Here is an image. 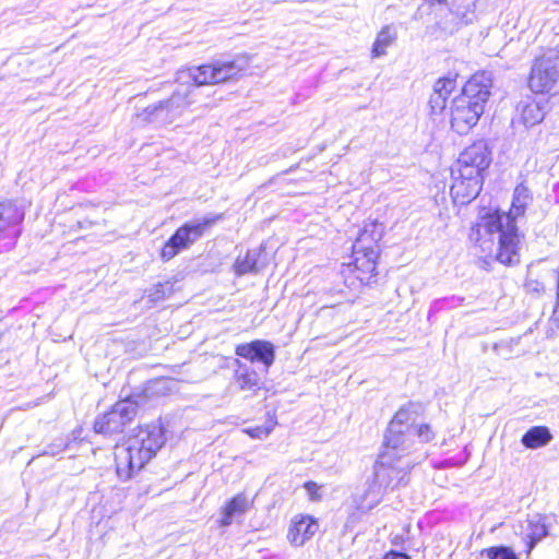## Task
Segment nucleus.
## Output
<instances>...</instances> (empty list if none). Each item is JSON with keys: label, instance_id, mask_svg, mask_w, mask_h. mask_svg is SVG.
<instances>
[{"label": "nucleus", "instance_id": "obj_2", "mask_svg": "<svg viewBox=\"0 0 559 559\" xmlns=\"http://www.w3.org/2000/svg\"><path fill=\"white\" fill-rule=\"evenodd\" d=\"M165 442V431L160 425L152 424L133 430L122 444L116 447L118 477L129 480L157 454Z\"/></svg>", "mask_w": 559, "mask_h": 559}, {"label": "nucleus", "instance_id": "obj_10", "mask_svg": "<svg viewBox=\"0 0 559 559\" xmlns=\"http://www.w3.org/2000/svg\"><path fill=\"white\" fill-rule=\"evenodd\" d=\"M136 414V406L133 402L123 400L117 402L114 407L97 417L94 429L98 433L111 435L122 431Z\"/></svg>", "mask_w": 559, "mask_h": 559}, {"label": "nucleus", "instance_id": "obj_5", "mask_svg": "<svg viewBox=\"0 0 559 559\" xmlns=\"http://www.w3.org/2000/svg\"><path fill=\"white\" fill-rule=\"evenodd\" d=\"M383 225L377 221L366 222L353 245L354 266L361 273L357 275L360 280H364L362 276L376 275L379 257L378 242L383 236Z\"/></svg>", "mask_w": 559, "mask_h": 559}, {"label": "nucleus", "instance_id": "obj_16", "mask_svg": "<svg viewBox=\"0 0 559 559\" xmlns=\"http://www.w3.org/2000/svg\"><path fill=\"white\" fill-rule=\"evenodd\" d=\"M520 530V535L526 542L528 551L548 534L544 519L539 514L528 516L521 523Z\"/></svg>", "mask_w": 559, "mask_h": 559}, {"label": "nucleus", "instance_id": "obj_29", "mask_svg": "<svg viewBox=\"0 0 559 559\" xmlns=\"http://www.w3.org/2000/svg\"><path fill=\"white\" fill-rule=\"evenodd\" d=\"M305 489L307 490L311 500H319V498H320V495L318 493L319 486L316 483L307 481L305 484Z\"/></svg>", "mask_w": 559, "mask_h": 559}, {"label": "nucleus", "instance_id": "obj_21", "mask_svg": "<svg viewBox=\"0 0 559 559\" xmlns=\"http://www.w3.org/2000/svg\"><path fill=\"white\" fill-rule=\"evenodd\" d=\"M262 250H249L245 257H238L235 264V273L239 276L251 272H258L263 265L260 264V255Z\"/></svg>", "mask_w": 559, "mask_h": 559}, {"label": "nucleus", "instance_id": "obj_30", "mask_svg": "<svg viewBox=\"0 0 559 559\" xmlns=\"http://www.w3.org/2000/svg\"><path fill=\"white\" fill-rule=\"evenodd\" d=\"M525 287H526L527 292H531V293L539 294V293L544 292V285L540 282L534 281V280H528L525 284Z\"/></svg>", "mask_w": 559, "mask_h": 559}, {"label": "nucleus", "instance_id": "obj_23", "mask_svg": "<svg viewBox=\"0 0 559 559\" xmlns=\"http://www.w3.org/2000/svg\"><path fill=\"white\" fill-rule=\"evenodd\" d=\"M396 39V32L391 26L383 27L377 35L372 47V58H379L386 53V48L390 47Z\"/></svg>", "mask_w": 559, "mask_h": 559}, {"label": "nucleus", "instance_id": "obj_27", "mask_svg": "<svg viewBox=\"0 0 559 559\" xmlns=\"http://www.w3.org/2000/svg\"><path fill=\"white\" fill-rule=\"evenodd\" d=\"M455 88V81L450 78L439 79L433 86V92L448 98Z\"/></svg>", "mask_w": 559, "mask_h": 559}, {"label": "nucleus", "instance_id": "obj_6", "mask_svg": "<svg viewBox=\"0 0 559 559\" xmlns=\"http://www.w3.org/2000/svg\"><path fill=\"white\" fill-rule=\"evenodd\" d=\"M247 67L243 59H235L233 61H214L210 64H203L192 68L180 73V80L188 79L195 86L206 84H218L230 80L242 72Z\"/></svg>", "mask_w": 559, "mask_h": 559}, {"label": "nucleus", "instance_id": "obj_19", "mask_svg": "<svg viewBox=\"0 0 559 559\" xmlns=\"http://www.w3.org/2000/svg\"><path fill=\"white\" fill-rule=\"evenodd\" d=\"M251 502L245 493L235 496L225 507L221 520L222 526H228L237 515L243 514L250 507Z\"/></svg>", "mask_w": 559, "mask_h": 559}, {"label": "nucleus", "instance_id": "obj_12", "mask_svg": "<svg viewBox=\"0 0 559 559\" xmlns=\"http://www.w3.org/2000/svg\"><path fill=\"white\" fill-rule=\"evenodd\" d=\"M191 92L192 91L189 85H182L171 95L169 99L147 107L145 112L153 115L156 118H159L165 112L166 117L169 119H175L193 103V100L190 98Z\"/></svg>", "mask_w": 559, "mask_h": 559}, {"label": "nucleus", "instance_id": "obj_20", "mask_svg": "<svg viewBox=\"0 0 559 559\" xmlns=\"http://www.w3.org/2000/svg\"><path fill=\"white\" fill-rule=\"evenodd\" d=\"M24 219V211L12 202L0 203V231L19 225Z\"/></svg>", "mask_w": 559, "mask_h": 559}, {"label": "nucleus", "instance_id": "obj_7", "mask_svg": "<svg viewBox=\"0 0 559 559\" xmlns=\"http://www.w3.org/2000/svg\"><path fill=\"white\" fill-rule=\"evenodd\" d=\"M420 411L421 406L413 403L401 407L388 427L384 444L408 451L409 444H406V437L416 425Z\"/></svg>", "mask_w": 559, "mask_h": 559}, {"label": "nucleus", "instance_id": "obj_1", "mask_svg": "<svg viewBox=\"0 0 559 559\" xmlns=\"http://www.w3.org/2000/svg\"><path fill=\"white\" fill-rule=\"evenodd\" d=\"M532 200L530 190L519 185L514 189L511 209L508 213L495 212L481 216L472 227L469 240L475 255L483 259H495L502 264H514L519 261L520 235L515 221L524 215Z\"/></svg>", "mask_w": 559, "mask_h": 559}, {"label": "nucleus", "instance_id": "obj_26", "mask_svg": "<svg viewBox=\"0 0 559 559\" xmlns=\"http://www.w3.org/2000/svg\"><path fill=\"white\" fill-rule=\"evenodd\" d=\"M276 426V420L274 418H270L262 426H257L252 428H248L245 431L251 437L255 439H264L266 438L274 427Z\"/></svg>", "mask_w": 559, "mask_h": 559}, {"label": "nucleus", "instance_id": "obj_24", "mask_svg": "<svg viewBox=\"0 0 559 559\" xmlns=\"http://www.w3.org/2000/svg\"><path fill=\"white\" fill-rule=\"evenodd\" d=\"M414 437H417L420 443H426L435 438V431L428 424H417L409 430L406 437V444H409L408 454L414 448Z\"/></svg>", "mask_w": 559, "mask_h": 559}, {"label": "nucleus", "instance_id": "obj_4", "mask_svg": "<svg viewBox=\"0 0 559 559\" xmlns=\"http://www.w3.org/2000/svg\"><path fill=\"white\" fill-rule=\"evenodd\" d=\"M414 464L415 462L408 457V451L393 449L384 444V450L374 464V484L370 486L369 490L377 491V496H379L382 487H399Z\"/></svg>", "mask_w": 559, "mask_h": 559}, {"label": "nucleus", "instance_id": "obj_28", "mask_svg": "<svg viewBox=\"0 0 559 559\" xmlns=\"http://www.w3.org/2000/svg\"><path fill=\"white\" fill-rule=\"evenodd\" d=\"M447 98L440 94L433 92L430 97L429 104L435 114L441 112L445 108Z\"/></svg>", "mask_w": 559, "mask_h": 559}, {"label": "nucleus", "instance_id": "obj_14", "mask_svg": "<svg viewBox=\"0 0 559 559\" xmlns=\"http://www.w3.org/2000/svg\"><path fill=\"white\" fill-rule=\"evenodd\" d=\"M235 353L251 362H261L265 370L273 365L275 360V347L269 341L255 340L250 343L239 344Z\"/></svg>", "mask_w": 559, "mask_h": 559}, {"label": "nucleus", "instance_id": "obj_11", "mask_svg": "<svg viewBox=\"0 0 559 559\" xmlns=\"http://www.w3.org/2000/svg\"><path fill=\"white\" fill-rule=\"evenodd\" d=\"M490 162L491 157L487 144L484 141H477L460 154L452 170L461 171L467 176L484 177L483 174Z\"/></svg>", "mask_w": 559, "mask_h": 559}, {"label": "nucleus", "instance_id": "obj_22", "mask_svg": "<svg viewBox=\"0 0 559 559\" xmlns=\"http://www.w3.org/2000/svg\"><path fill=\"white\" fill-rule=\"evenodd\" d=\"M551 439L552 436L547 427L536 426L522 437V443L528 449H537L548 444Z\"/></svg>", "mask_w": 559, "mask_h": 559}, {"label": "nucleus", "instance_id": "obj_31", "mask_svg": "<svg viewBox=\"0 0 559 559\" xmlns=\"http://www.w3.org/2000/svg\"><path fill=\"white\" fill-rule=\"evenodd\" d=\"M382 559H409V557L403 552L390 551L385 554Z\"/></svg>", "mask_w": 559, "mask_h": 559}, {"label": "nucleus", "instance_id": "obj_3", "mask_svg": "<svg viewBox=\"0 0 559 559\" xmlns=\"http://www.w3.org/2000/svg\"><path fill=\"white\" fill-rule=\"evenodd\" d=\"M491 76L487 72L474 74L464 85L451 106V127L465 134L474 128L484 112L490 96Z\"/></svg>", "mask_w": 559, "mask_h": 559}, {"label": "nucleus", "instance_id": "obj_25", "mask_svg": "<svg viewBox=\"0 0 559 559\" xmlns=\"http://www.w3.org/2000/svg\"><path fill=\"white\" fill-rule=\"evenodd\" d=\"M481 555L488 559H518L515 552L504 546L484 549Z\"/></svg>", "mask_w": 559, "mask_h": 559}, {"label": "nucleus", "instance_id": "obj_15", "mask_svg": "<svg viewBox=\"0 0 559 559\" xmlns=\"http://www.w3.org/2000/svg\"><path fill=\"white\" fill-rule=\"evenodd\" d=\"M319 528L318 522L309 515H296L292 520L288 539L295 546H302Z\"/></svg>", "mask_w": 559, "mask_h": 559}, {"label": "nucleus", "instance_id": "obj_13", "mask_svg": "<svg viewBox=\"0 0 559 559\" xmlns=\"http://www.w3.org/2000/svg\"><path fill=\"white\" fill-rule=\"evenodd\" d=\"M484 177L463 175L461 171L452 170L451 197L456 204H468L480 192Z\"/></svg>", "mask_w": 559, "mask_h": 559}, {"label": "nucleus", "instance_id": "obj_32", "mask_svg": "<svg viewBox=\"0 0 559 559\" xmlns=\"http://www.w3.org/2000/svg\"><path fill=\"white\" fill-rule=\"evenodd\" d=\"M162 286H163L162 284H158L156 288L162 287ZM156 293H159V290L156 289Z\"/></svg>", "mask_w": 559, "mask_h": 559}, {"label": "nucleus", "instance_id": "obj_17", "mask_svg": "<svg viewBox=\"0 0 559 559\" xmlns=\"http://www.w3.org/2000/svg\"><path fill=\"white\" fill-rule=\"evenodd\" d=\"M518 111L521 122L526 127H533L542 122L545 118V108L539 102L526 99L519 104Z\"/></svg>", "mask_w": 559, "mask_h": 559}, {"label": "nucleus", "instance_id": "obj_8", "mask_svg": "<svg viewBox=\"0 0 559 559\" xmlns=\"http://www.w3.org/2000/svg\"><path fill=\"white\" fill-rule=\"evenodd\" d=\"M559 79V53L549 51L537 58L532 67L528 86L532 92H549Z\"/></svg>", "mask_w": 559, "mask_h": 559}, {"label": "nucleus", "instance_id": "obj_9", "mask_svg": "<svg viewBox=\"0 0 559 559\" xmlns=\"http://www.w3.org/2000/svg\"><path fill=\"white\" fill-rule=\"evenodd\" d=\"M214 223V219L204 218L202 221L189 222L179 227L176 233L164 245L160 255L164 260H170L181 250L189 248L194 243L205 229Z\"/></svg>", "mask_w": 559, "mask_h": 559}, {"label": "nucleus", "instance_id": "obj_18", "mask_svg": "<svg viewBox=\"0 0 559 559\" xmlns=\"http://www.w3.org/2000/svg\"><path fill=\"white\" fill-rule=\"evenodd\" d=\"M235 381L241 391H255L260 388V377L255 370L236 360Z\"/></svg>", "mask_w": 559, "mask_h": 559}]
</instances>
